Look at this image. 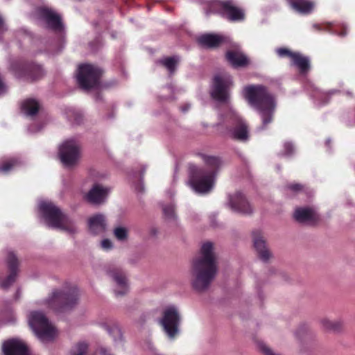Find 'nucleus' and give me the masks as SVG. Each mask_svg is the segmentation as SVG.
Returning a JSON list of instances; mask_svg holds the SVG:
<instances>
[{
    "label": "nucleus",
    "instance_id": "nucleus-1",
    "mask_svg": "<svg viewBox=\"0 0 355 355\" xmlns=\"http://www.w3.org/2000/svg\"><path fill=\"white\" fill-rule=\"evenodd\" d=\"M216 272V258L213 244L206 242L202 244L199 256L192 262L190 275L193 288L198 291L206 290L215 278Z\"/></svg>",
    "mask_w": 355,
    "mask_h": 355
},
{
    "label": "nucleus",
    "instance_id": "nucleus-2",
    "mask_svg": "<svg viewBox=\"0 0 355 355\" xmlns=\"http://www.w3.org/2000/svg\"><path fill=\"white\" fill-rule=\"evenodd\" d=\"M243 96L249 104L259 113L263 130L271 123L277 106L275 96L262 85H250L244 87Z\"/></svg>",
    "mask_w": 355,
    "mask_h": 355
},
{
    "label": "nucleus",
    "instance_id": "nucleus-3",
    "mask_svg": "<svg viewBox=\"0 0 355 355\" xmlns=\"http://www.w3.org/2000/svg\"><path fill=\"white\" fill-rule=\"evenodd\" d=\"M201 157L208 170H202L194 164H189V184L196 192L207 193L213 189L216 171L223 162L218 157L206 155H202Z\"/></svg>",
    "mask_w": 355,
    "mask_h": 355
},
{
    "label": "nucleus",
    "instance_id": "nucleus-4",
    "mask_svg": "<svg viewBox=\"0 0 355 355\" xmlns=\"http://www.w3.org/2000/svg\"><path fill=\"white\" fill-rule=\"evenodd\" d=\"M214 127L216 128V132L222 136L240 141H245L248 138L246 123L232 108L225 114H218V122Z\"/></svg>",
    "mask_w": 355,
    "mask_h": 355
},
{
    "label": "nucleus",
    "instance_id": "nucleus-5",
    "mask_svg": "<svg viewBox=\"0 0 355 355\" xmlns=\"http://www.w3.org/2000/svg\"><path fill=\"white\" fill-rule=\"evenodd\" d=\"M38 207L48 227L60 229L71 234L77 232L74 221L64 214L52 202L41 200Z\"/></svg>",
    "mask_w": 355,
    "mask_h": 355
},
{
    "label": "nucleus",
    "instance_id": "nucleus-6",
    "mask_svg": "<svg viewBox=\"0 0 355 355\" xmlns=\"http://www.w3.org/2000/svg\"><path fill=\"white\" fill-rule=\"evenodd\" d=\"M78 299L77 288L66 284L60 288L53 289L44 302L49 309L55 312H63L76 304Z\"/></svg>",
    "mask_w": 355,
    "mask_h": 355
},
{
    "label": "nucleus",
    "instance_id": "nucleus-7",
    "mask_svg": "<svg viewBox=\"0 0 355 355\" xmlns=\"http://www.w3.org/2000/svg\"><path fill=\"white\" fill-rule=\"evenodd\" d=\"M29 326L42 343L52 341L57 336V330L41 311H30L28 315Z\"/></svg>",
    "mask_w": 355,
    "mask_h": 355
},
{
    "label": "nucleus",
    "instance_id": "nucleus-8",
    "mask_svg": "<svg viewBox=\"0 0 355 355\" xmlns=\"http://www.w3.org/2000/svg\"><path fill=\"white\" fill-rule=\"evenodd\" d=\"M181 320V313L177 306L170 304L164 308L159 323L169 339H174L180 334Z\"/></svg>",
    "mask_w": 355,
    "mask_h": 355
},
{
    "label": "nucleus",
    "instance_id": "nucleus-9",
    "mask_svg": "<svg viewBox=\"0 0 355 355\" xmlns=\"http://www.w3.org/2000/svg\"><path fill=\"white\" fill-rule=\"evenodd\" d=\"M102 70L89 64L79 65L77 73V81L79 86L83 89H89L97 87Z\"/></svg>",
    "mask_w": 355,
    "mask_h": 355
},
{
    "label": "nucleus",
    "instance_id": "nucleus-10",
    "mask_svg": "<svg viewBox=\"0 0 355 355\" xmlns=\"http://www.w3.org/2000/svg\"><path fill=\"white\" fill-rule=\"evenodd\" d=\"M232 86L231 76L220 72L214 76L211 90V96L219 103H227L230 98L229 89Z\"/></svg>",
    "mask_w": 355,
    "mask_h": 355
},
{
    "label": "nucleus",
    "instance_id": "nucleus-11",
    "mask_svg": "<svg viewBox=\"0 0 355 355\" xmlns=\"http://www.w3.org/2000/svg\"><path fill=\"white\" fill-rule=\"evenodd\" d=\"M59 157L65 167L71 168L76 165L80 158L78 142L73 139L64 141L60 146Z\"/></svg>",
    "mask_w": 355,
    "mask_h": 355
},
{
    "label": "nucleus",
    "instance_id": "nucleus-12",
    "mask_svg": "<svg viewBox=\"0 0 355 355\" xmlns=\"http://www.w3.org/2000/svg\"><path fill=\"white\" fill-rule=\"evenodd\" d=\"M36 12L39 18L44 21L49 28L59 33L64 31L61 16L53 9L41 7L37 9Z\"/></svg>",
    "mask_w": 355,
    "mask_h": 355
},
{
    "label": "nucleus",
    "instance_id": "nucleus-13",
    "mask_svg": "<svg viewBox=\"0 0 355 355\" xmlns=\"http://www.w3.org/2000/svg\"><path fill=\"white\" fill-rule=\"evenodd\" d=\"M107 275L114 282V292L116 296H123L129 291V284L125 272L119 268L112 267L107 270Z\"/></svg>",
    "mask_w": 355,
    "mask_h": 355
},
{
    "label": "nucleus",
    "instance_id": "nucleus-14",
    "mask_svg": "<svg viewBox=\"0 0 355 355\" xmlns=\"http://www.w3.org/2000/svg\"><path fill=\"white\" fill-rule=\"evenodd\" d=\"M228 206L233 211L250 214L252 212V208L245 196L241 192H236L228 197Z\"/></svg>",
    "mask_w": 355,
    "mask_h": 355
},
{
    "label": "nucleus",
    "instance_id": "nucleus-15",
    "mask_svg": "<svg viewBox=\"0 0 355 355\" xmlns=\"http://www.w3.org/2000/svg\"><path fill=\"white\" fill-rule=\"evenodd\" d=\"M220 12L221 15L230 21L243 20L245 17L243 10L237 6L233 0H227L221 1Z\"/></svg>",
    "mask_w": 355,
    "mask_h": 355
},
{
    "label": "nucleus",
    "instance_id": "nucleus-16",
    "mask_svg": "<svg viewBox=\"0 0 355 355\" xmlns=\"http://www.w3.org/2000/svg\"><path fill=\"white\" fill-rule=\"evenodd\" d=\"M4 355H31L26 345L21 340L11 339L3 344Z\"/></svg>",
    "mask_w": 355,
    "mask_h": 355
},
{
    "label": "nucleus",
    "instance_id": "nucleus-17",
    "mask_svg": "<svg viewBox=\"0 0 355 355\" xmlns=\"http://www.w3.org/2000/svg\"><path fill=\"white\" fill-rule=\"evenodd\" d=\"M7 262L10 275L3 279L0 278V287L3 289H7L15 282L17 274L18 261L13 252H8Z\"/></svg>",
    "mask_w": 355,
    "mask_h": 355
},
{
    "label": "nucleus",
    "instance_id": "nucleus-18",
    "mask_svg": "<svg viewBox=\"0 0 355 355\" xmlns=\"http://www.w3.org/2000/svg\"><path fill=\"white\" fill-rule=\"evenodd\" d=\"M293 216L299 223L314 224L319 220L318 213L312 208L299 207L294 212Z\"/></svg>",
    "mask_w": 355,
    "mask_h": 355
},
{
    "label": "nucleus",
    "instance_id": "nucleus-19",
    "mask_svg": "<svg viewBox=\"0 0 355 355\" xmlns=\"http://www.w3.org/2000/svg\"><path fill=\"white\" fill-rule=\"evenodd\" d=\"M88 228L91 234H100L107 230V221L105 216L102 214H95L88 218Z\"/></svg>",
    "mask_w": 355,
    "mask_h": 355
},
{
    "label": "nucleus",
    "instance_id": "nucleus-20",
    "mask_svg": "<svg viewBox=\"0 0 355 355\" xmlns=\"http://www.w3.org/2000/svg\"><path fill=\"white\" fill-rule=\"evenodd\" d=\"M252 236L254 247L259 258L263 261H267L272 257V254L266 246V241L263 239L261 233L256 231L253 232Z\"/></svg>",
    "mask_w": 355,
    "mask_h": 355
},
{
    "label": "nucleus",
    "instance_id": "nucleus-21",
    "mask_svg": "<svg viewBox=\"0 0 355 355\" xmlns=\"http://www.w3.org/2000/svg\"><path fill=\"white\" fill-rule=\"evenodd\" d=\"M109 193V188L103 187L100 184H95L89 191L87 199L93 204L101 205L105 201Z\"/></svg>",
    "mask_w": 355,
    "mask_h": 355
},
{
    "label": "nucleus",
    "instance_id": "nucleus-22",
    "mask_svg": "<svg viewBox=\"0 0 355 355\" xmlns=\"http://www.w3.org/2000/svg\"><path fill=\"white\" fill-rule=\"evenodd\" d=\"M226 59L234 68L244 67L249 64V59L240 49L228 51Z\"/></svg>",
    "mask_w": 355,
    "mask_h": 355
},
{
    "label": "nucleus",
    "instance_id": "nucleus-23",
    "mask_svg": "<svg viewBox=\"0 0 355 355\" xmlns=\"http://www.w3.org/2000/svg\"><path fill=\"white\" fill-rule=\"evenodd\" d=\"M308 87L307 89L310 91L311 96L315 100V103L318 105L327 104L329 102V97L339 92L337 89H331L327 92H324L311 83L309 84Z\"/></svg>",
    "mask_w": 355,
    "mask_h": 355
},
{
    "label": "nucleus",
    "instance_id": "nucleus-24",
    "mask_svg": "<svg viewBox=\"0 0 355 355\" xmlns=\"http://www.w3.org/2000/svg\"><path fill=\"white\" fill-rule=\"evenodd\" d=\"M88 345L85 342L76 344L71 350V355H113L108 349L101 347L93 353H88Z\"/></svg>",
    "mask_w": 355,
    "mask_h": 355
},
{
    "label": "nucleus",
    "instance_id": "nucleus-25",
    "mask_svg": "<svg viewBox=\"0 0 355 355\" xmlns=\"http://www.w3.org/2000/svg\"><path fill=\"white\" fill-rule=\"evenodd\" d=\"M289 4L294 10L302 14L310 13L314 8V3L309 0H289Z\"/></svg>",
    "mask_w": 355,
    "mask_h": 355
},
{
    "label": "nucleus",
    "instance_id": "nucleus-26",
    "mask_svg": "<svg viewBox=\"0 0 355 355\" xmlns=\"http://www.w3.org/2000/svg\"><path fill=\"white\" fill-rule=\"evenodd\" d=\"M291 60V64L297 67L301 73L305 74L309 70V59L301 53L295 52Z\"/></svg>",
    "mask_w": 355,
    "mask_h": 355
},
{
    "label": "nucleus",
    "instance_id": "nucleus-27",
    "mask_svg": "<svg viewBox=\"0 0 355 355\" xmlns=\"http://www.w3.org/2000/svg\"><path fill=\"white\" fill-rule=\"evenodd\" d=\"M223 40V37L219 35L206 34L198 38V42L203 47L213 48L218 46Z\"/></svg>",
    "mask_w": 355,
    "mask_h": 355
},
{
    "label": "nucleus",
    "instance_id": "nucleus-28",
    "mask_svg": "<svg viewBox=\"0 0 355 355\" xmlns=\"http://www.w3.org/2000/svg\"><path fill=\"white\" fill-rule=\"evenodd\" d=\"M40 109L39 103L32 98L24 101L21 105V112L26 116H33L35 115Z\"/></svg>",
    "mask_w": 355,
    "mask_h": 355
},
{
    "label": "nucleus",
    "instance_id": "nucleus-29",
    "mask_svg": "<svg viewBox=\"0 0 355 355\" xmlns=\"http://www.w3.org/2000/svg\"><path fill=\"white\" fill-rule=\"evenodd\" d=\"M44 74V71L40 65L38 64H33L28 68V71L24 73H17L15 71V75L18 77H21L23 76H26L28 78L35 80L41 77H42Z\"/></svg>",
    "mask_w": 355,
    "mask_h": 355
},
{
    "label": "nucleus",
    "instance_id": "nucleus-30",
    "mask_svg": "<svg viewBox=\"0 0 355 355\" xmlns=\"http://www.w3.org/2000/svg\"><path fill=\"white\" fill-rule=\"evenodd\" d=\"M21 164V161L17 158H11L6 161L2 166H0V173L7 174L10 171L16 169Z\"/></svg>",
    "mask_w": 355,
    "mask_h": 355
},
{
    "label": "nucleus",
    "instance_id": "nucleus-31",
    "mask_svg": "<svg viewBox=\"0 0 355 355\" xmlns=\"http://www.w3.org/2000/svg\"><path fill=\"white\" fill-rule=\"evenodd\" d=\"M321 324L323 328L327 331H338L341 329L343 326L342 322L339 320H330L327 318H324L321 320Z\"/></svg>",
    "mask_w": 355,
    "mask_h": 355
},
{
    "label": "nucleus",
    "instance_id": "nucleus-32",
    "mask_svg": "<svg viewBox=\"0 0 355 355\" xmlns=\"http://www.w3.org/2000/svg\"><path fill=\"white\" fill-rule=\"evenodd\" d=\"M179 61L178 57H169L157 61L158 63L164 66L172 73L175 69V67Z\"/></svg>",
    "mask_w": 355,
    "mask_h": 355
},
{
    "label": "nucleus",
    "instance_id": "nucleus-33",
    "mask_svg": "<svg viewBox=\"0 0 355 355\" xmlns=\"http://www.w3.org/2000/svg\"><path fill=\"white\" fill-rule=\"evenodd\" d=\"M286 195L292 196L306 192L304 187L297 183H292L286 187Z\"/></svg>",
    "mask_w": 355,
    "mask_h": 355
},
{
    "label": "nucleus",
    "instance_id": "nucleus-34",
    "mask_svg": "<svg viewBox=\"0 0 355 355\" xmlns=\"http://www.w3.org/2000/svg\"><path fill=\"white\" fill-rule=\"evenodd\" d=\"M114 237L119 241H125L128 237V230L123 226H117L113 230Z\"/></svg>",
    "mask_w": 355,
    "mask_h": 355
},
{
    "label": "nucleus",
    "instance_id": "nucleus-35",
    "mask_svg": "<svg viewBox=\"0 0 355 355\" xmlns=\"http://www.w3.org/2000/svg\"><path fill=\"white\" fill-rule=\"evenodd\" d=\"M163 212L164 216L168 218H175V207L172 204L163 207Z\"/></svg>",
    "mask_w": 355,
    "mask_h": 355
},
{
    "label": "nucleus",
    "instance_id": "nucleus-36",
    "mask_svg": "<svg viewBox=\"0 0 355 355\" xmlns=\"http://www.w3.org/2000/svg\"><path fill=\"white\" fill-rule=\"evenodd\" d=\"M67 117L69 120L74 122L75 123H79L81 121V116L74 110H70L67 112Z\"/></svg>",
    "mask_w": 355,
    "mask_h": 355
},
{
    "label": "nucleus",
    "instance_id": "nucleus-37",
    "mask_svg": "<svg viewBox=\"0 0 355 355\" xmlns=\"http://www.w3.org/2000/svg\"><path fill=\"white\" fill-rule=\"evenodd\" d=\"M294 151L295 148L293 145L290 142H286L284 144V150L282 153V155L284 157H290Z\"/></svg>",
    "mask_w": 355,
    "mask_h": 355
},
{
    "label": "nucleus",
    "instance_id": "nucleus-38",
    "mask_svg": "<svg viewBox=\"0 0 355 355\" xmlns=\"http://www.w3.org/2000/svg\"><path fill=\"white\" fill-rule=\"evenodd\" d=\"M276 52L279 57L284 58V57H288L291 59L293 58L294 53L295 52H292L289 49L286 48H279L276 50Z\"/></svg>",
    "mask_w": 355,
    "mask_h": 355
},
{
    "label": "nucleus",
    "instance_id": "nucleus-39",
    "mask_svg": "<svg viewBox=\"0 0 355 355\" xmlns=\"http://www.w3.org/2000/svg\"><path fill=\"white\" fill-rule=\"evenodd\" d=\"M101 246L103 250H109L113 248V243L111 240L105 239L101 242Z\"/></svg>",
    "mask_w": 355,
    "mask_h": 355
},
{
    "label": "nucleus",
    "instance_id": "nucleus-40",
    "mask_svg": "<svg viewBox=\"0 0 355 355\" xmlns=\"http://www.w3.org/2000/svg\"><path fill=\"white\" fill-rule=\"evenodd\" d=\"M261 349L265 355H280L279 354L275 353L272 349H270L265 345H261Z\"/></svg>",
    "mask_w": 355,
    "mask_h": 355
},
{
    "label": "nucleus",
    "instance_id": "nucleus-41",
    "mask_svg": "<svg viewBox=\"0 0 355 355\" xmlns=\"http://www.w3.org/2000/svg\"><path fill=\"white\" fill-rule=\"evenodd\" d=\"M42 128V126H36L35 125H31L28 128V131L31 133H35L40 131Z\"/></svg>",
    "mask_w": 355,
    "mask_h": 355
},
{
    "label": "nucleus",
    "instance_id": "nucleus-42",
    "mask_svg": "<svg viewBox=\"0 0 355 355\" xmlns=\"http://www.w3.org/2000/svg\"><path fill=\"white\" fill-rule=\"evenodd\" d=\"M7 31V27L4 23V20L0 15V33H3Z\"/></svg>",
    "mask_w": 355,
    "mask_h": 355
},
{
    "label": "nucleus",
    "instance_id": "nucleus-43",
    "mask_svg": "<svg viewBox=\"0 0 355 355\" xmlns=\"http://www.w3.org/2000/svg\"><path fill=\"white\" fill-rule=\"evenodd\" d=\"M344 31H343L342 33H336V32H334V33L335 34H338V35L340 36H345L347 35V31H346V28H344Z\"/></svg>",
    "mask_w": 355,
    "mask_h": 355
},
{
    "label": "nucleus",
    "instance_id": "nucleus-44",
    "mask_svg": "<svg viewBox=\"0 0 355 355\" xmlns=\"http://www.w3.org/2000/svg\"><path fill=\"white\" fill-rule=\"evenodd\" d=\"M189 108H190V105H187L185 107H182V112H184L187 110H188Z\"/></svg>",
    "mask_w": 355,
    "mask_h": 355
},
{
    "label": "nucleus",
    "instance_id": "nucleus-45",
    "mask_svg": "<svg viewBox=\"0 0 355 355\" xmlns=\"http://www.w3.org/2000/svg\"><path fill=\"white\" fill-rule=\"evenodd\" d=\"M19 296H20V291L17 290V293H16V300L19 298Z\"/></svg>",
    "mask_w": 355,
    "mask_h": 355
},
{
    "label": "nucleus",
    "instance_id": "nucleus-46",
    "mask_svg": "<svg viewBox=\"0 0 355 355\" xmlns=\"http://www.w3.org/2000/svg\"><path fill=\"white\" fill-rule=\"evenodd\" d=\"M313 27L315 29L319 30L320 29V25L319 24H313Z\"/></svg>",
    "mask_w": 355,
    "mask_h": 355
},
{
    "label": "nucleus",
    "instance_id": "nucleus-47",
    "mask_svg": "<svg viewBox=\"0 0 355 355\" xmlns=\"http://www.w3.org/2000/svg\"><path fill=\"white\" fill-rule=\"evenodd\" d=\"M329 141H330V140H329V139H327V140L326 141V143H327V144H329Z\"/></svg>",
    "mask_w": 355,
    "mask_h": 355
}]
</instances>
